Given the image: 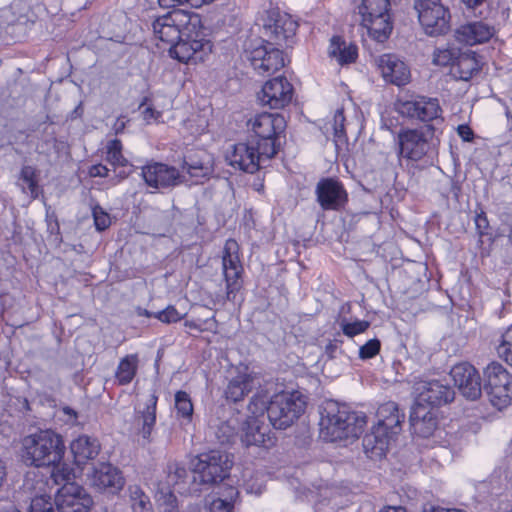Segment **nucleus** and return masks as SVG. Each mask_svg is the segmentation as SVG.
<instances>
[{
  "instance_id": "nucleus-1",
  "label": "nucleus",
  "mask_w": 512,
  "mask_h": 512,
  "mask_svg": "<svg viewBox=\"0 0 512 512\" xmlns=\"http://www.w3.org/2000/svg\"><path fill=\"white\" fill-rule=\"evenodd\" d=\"M152 29L157 39L171 45L170 55L180 62H203L212 52V43L205 38L197 13L172 10L157 17Z\"/></svg>"
},
{
  "instance_id": "nucleus-2",
  "label": "nucleus",
  "mask_w": 512,
  "mask_h": 512,
  "mask_svg": "<svg viewBox=\"0 0 512 512\" xmlns=\"http://www.w3.org/2000/svg\"><path fill=\"white\" fill-rule=\"evenodd\" d=\"M65 453L62 437L56 432L46 429L25 436L22 440V460L28 466L53 467L52 477L59 480H71L72 470L68 467L59 468Z\"/></svg>"
},
{
  "instance_id": "nucleus-3",
  "label": "nucleus",
  "mask_w": 512,
  "mask_h": 512,
  "mask_svg": "<svg viewBox=\"0 0 512 512\" xmlns=\"http://www.w3.org/2000/svg\"><path fill=\"white\" fill-rule=\"evenodd\" d=\"M367 424L363 412L353 411L344 404L326 401L320 410V436L330 442L357 439Z\"/></svg>"
},
{
  "instance_id": "nucleus-4",
  "label": "nucleus",
  "mask_w": 512,
  "mask_h": 512,
  "mask_svg": "<svg viewBox=\"0 0 512 512\" xmlns=\"http://www.w3.org/2000/svg\"><path fill=\"white\" fill-rule=\"evenodd\" d=\"M377 422L363 437V450L370 459H381L386 455L389 444L402 431L405 414L397 403L389 401L382 404L376 413Z\"/></svg>"
},
{
  "instance_id": "nucleus-5",
  "label": "nucleus",
  "mask_w": 512,
  "mask_h": 512,
  "mask_svg": "<svg viewBox=\"0 0 512 512\" xmlns=\"http://www.w3.org/2000/svg\"><path fill=\"white\" fill-rule=\"evenodd\" d=\"M252 133L250 140L256 142L265 156H275L280 148V136L286 129L284 116L278 113H260L247 121Z\"/></svg>"
},
{
  "instance_id": "nucleus-6",
  "label": "nucleus",
  "mask_w": 512,
  "mask_h": 512,
  "mask_svg": "<svg viewBox=\"0 0 512 512\" xmlns=\"http://www.w3.org/2000/svg\"><path fill=\"white\" fill-rule=\"evenodd\" d=\"M435 125L425 124L418 128H402L397 135L398 156L410 162H419L432 151Z\"/></svg>"
},
{
  "instance_id": "nucleus-7",
  "label": "nucleus",
  "mask_w": 512,
  "mask_h": 512,
  "mask_svg": "<svg viewBox=\"0 0 512 512\" xmlns=\"http://www.w3.org/2000/svg\"><path fill=\"white\" fill-rule=\"evenodd\" d=\"M232 460L228 453L211 450L196 456L191 462L194 481L213 485L222 482L229 476Z\"/></svg>"
},
{
  "instance_id": "nucleus-8",
  "label": "nucleus",
  "mask_w": 512,
  "mask_h": 512,
  "mask_svg": "<svg viewBox=\"0 0 512 512\" xmlns=\"http://www.w3.org/2000/svg\"><path fill=\"white\" fill-rule=\"evenodd\" d=\"M389 10V0H362L358 7L361 25L378 42L386 40L392 32L393 25Z\"/></svg>"
},
{
  "instance_id": "nucleus-9",
  "label": "nucleus",
  "mask_w": 512,
  "mask_h": 512,
  "mask_svg": "<svg viewBox=\"0 0 512 512\" xmlns=\"http://www.w3.org/2000/svg\"><path fill=\"white\" fill-rule=\"evenodd\" d=\"M482 389L498 410L506 408L512 401L511 376L499 362L493 361L484 368Z\"/></svg>"
},
{
  "instance_id": "nucleus-10",
  "label": "nucleus",
  "mask_w": 512,
  "mask_h": 512,
  "mask_svg": "<svg viewBox=\"0 0 512 512\" xmlns=\"http://www.w3.org/2000/svg\"><path fill=\"white\" fill-rule=\"evenodd\" d=\"M305 405V401L297 393L276 394L268 405V419L274 428L286 429L301 416Z\"/></svg>"
},
{
  "instance_id": "nucleus-11",
  "label": "nucleus",
  "mask_w": 512,
  "mask_h": 512,
  "mask_svg": "<svg viewBox=\"0 0 512 512\" xmlns=\"http://www.w3.org/2000/svg\"><path fill=\"white\" fill-rule=\"evenodd\" d=\"M414 8L427 35L440 36L450 30V12L441 0H414Z\"/></svg>"
},
{
  "instance_id": "nucleus-12",
  "label": "nucleus",
  "mask_w": 512,
  "mask_h": 512,
  "mask_svg": "<svg viewBox=\"0 0 512 512\" xmlns=\"http://www.w3.org/2000/svg\"><path fill=\"white\" fill-rule=\"evenodd\" d=\"M396 109L403 117L426 124L443 121L442 108L438 98L415 95L408 100H399Z\"/></svg>"
},
{
  "instance_id": "nucleus-13",
  "label": "nucleus",
  "mask_w": 512,
  "mask_h": 512,
  "mask_svg": "<svg viewBox=\"0 0 512 512\" xmlns=\"http://www.w3.org/2000/svg\"><path fill=\"white\" fill-rule=\"evenodd\" d=\"M298 24L290 15L277 10L268 12L263 25V34L267 38L265 42L271 46L289 47L293 39Z\"/></svg>"
},
{
  "instance_id": "nucleus-14",
  "label": "nucleus",
  "mask_w": 512,
  "mask_h": 512,
  "mask_svg": "<svg viewBox=\"0 0 512 512\" xmlns=\"http://www.w3.org/2000/svg\"><path fill=\"white\" fill-rule=\"evenodd\" d=\"M262 149L256 142L249 139L248 142H240L232 146V151L227 154L226 158L229 164L241 171L247 173L257 172L266 161L274 156H265Z\"/></svg>"
},
{
  "instance_id": "nucleus-15",
  "label": "nucleus",
  "mask_w": 512,
  "mask_h": 512,
  "mask_svg": "<svg viewBox=\"0 0 512 512\" xmlns=\"http://www.w3.org/2000/svg\"><path fill=\"white\" fill-rule=\"evenodd\" d=\"M222 269L226 282V298L233 301L241 288L239 279L243 272L239 258V246L234 239H228L225 242L222 253Z\"/></svg>"
},
{
  "instance_id": "nucleus-16",
  "label": "nucleus",
  "mask_w": 512,
  "mask_h": 512,
  "mask_svg": "<svg viewBox=\"0 0 512 512\" xmlns=\"http://www.w3.org/2000/svg\"><path fill=\"white\" fill-rule=\"evenodd\" d=\"M60 479L57 484H60ZM63 486L55 495L58 512H88L93 504L92 498L84 488L70 480H63Z\"/></svg>"
},
{
  "instance_id": "nucleus-17",
  "label": "nucleus",
  "mask_w": 512,
  "mask_h": 512,
  "mask_svg": "<svg viewBox=\"0 0 512 512\" xmlns=\"http://www.w3.org/2000/svg\"><path fill=\"white\" fill-rule=\"evenodd\" d=\"M145 184L156 190L176 187L184 182V176L174 166L162 162H150L141 168Z\"/></svg>"
},
{
  "instance_id": "nucleus-18",
  "label": "nucleus",
  "mask_w": 512,
  "mask_h": 512,
  "mask_svg": "<svg viewBox=\"0 0 512 512\" xmlns=\"http://www.w3.org/2000/svg\"><path fill=\"white\" fill-rule=\"evenodd\" d=\"M294 88L283 76H277L265 82L257 98L261 105L271 109L286 107L293 98Z\"/></svg>"
},
{
  "instance_id": "nucleus-19",
  "label": "nucleus",
  "mask_w": 512,
  "mask_h": 512,
  "mask_svg": "<svg viewBox=\"0 0 512 512\" xmlns=\"http://www.w3.org/2000/svg\"><path fill=\"white\" fill-rule=\"evenodd\" d=\"M454 385L469 400H476L482 393V380L477 369L467 363L455 365L450 372Z\"/></svg>"
},
{
  "instance_id": "nucleus-20",
  "label": "nucleus",
  "mask_w": 512,
  "mask_h": 512,
  "mask_svg": "<svg viewBox=\"0 0 512 512\" xmlns=\"http://www.w3.org/2000/svg\"><path fill=\"white\" fill-rule=\"evenodd\" d=\"M157 402L158 396L153 392L148 395L144 403H138L135 406L133 425L145 444L153 441L152 432L156 425Z\"/></svg>"
},
{
  "instance_id": "nucleus-21",
  "label": "nucleus",
  "mask_w": 512,
  "mask_h": 512,
  "mask_svg": "<svg viewBox=\"0 0 512 512\" xmlns=\"http://www.w3.org/2000/svg\"><path fill=\"white\" fill-rule=\"evenodd\" d=\"M418 390L414 405L427 406L432 409L452 402L455 397L454 390L448 384L438 380L424 382L418 387Z\"/></svg>"
},
{
  "instance_id": "nucleus-22",
  "label": "nucleus",
  "mask_w": 512,
  "mask_h": 512,
  "mask_svg": "<svg viewBox=\"0 0 512 512\" xmlns=\"http://www.w3.org/2000/svg\"><path fill=\"white\" fill-rule=\"evenodd\" d=\"M317 201L324 210H340L348 201L342 183L334 178L321 179L316 186Z\"/></svg>"
},
{
  "instance_id": "nucleus-23",
  "label": "nucleus",
  "mask_w": 512,
  "mask_h": 512,
  "mask_svg": "<svg viewBox=\"0 0 512 512\" xmlns=\"http://www.w3.org/2000/svg\"><path fill=\"white\" fill-rule=\"evenodd\" d=\"M281 47L269 44L255 47L250 52V61L254 70L259 74H271L284 66Z\"/></svg>"
},
{
  "instance_id": "nucleus-24",
  "label": "nucleus",
  "mask_w": 512,
  "mask_h": 512,
  "mask_svg": "<svg viewBox=\"0 0 512 512\" xmlns=\"http://www.w3.org/2000/svg\"><path fill=\"white\" fill-rule=\"evenodd\" d=\"M376 64L386 82L404 86L410 81V70L397 55L383 54L377 58Z\"/></svg>"
},
{
  "instance_id": "nucleus-25",
  "label": "nucleus",
  "mask_w": 512,
  "mask_h": 512,
  "mask_svg": "<svg viewBox=\"0 0 512 512\" xmlns=\"http://www.w3.org/2000/svg\"><path fill=\"white\" fill-rule=\"evenodd\" d=\"M240 440L246 447H269L273 445V438L268 426L261 423L259 419H247L244 422L241 428Z\"/></svg>"
},
{
  "instance_id": "nucleus-26",
  "label": "nucleus",
  "mask_w": 512,
  "mask_h": 512,
  "mask_svg": "<svg viewBox=\"0 0 512 512\" xmlns=\"http://www.w3.org/2000/svg\"><path fill=\"white\" fill-rule=\"evenodd\" d=\"M409 420L415 434L428 438L433 435L437 428L436 409L414 405Z\"/></svg>"
},
{
  "instance_id": "nucleus-27",
  "label": "nucleus",
  "mask_w": 512,
  "mask_h": 512,
  "mask_svg": "<svg viewBox=\"0 0 512 512\" xmlns=\"http://www.w3.org/2000/svg\"><path fill=\"white\" fill-rule=\"evenodd\" d=\"M91 484L100 491L116 492L124 485V480L117 468L109 463H101L93 468Z\"/></svg>"
},
{
  "instance_id": "nucleus-28",
  "label": "nucleus",
  "mask_w": 512,
  "mask_h": 512,
  "mask_svg": "<svg viewBox=\"0 0 512 512\" xmlns=\"http://www.w3.org/2000/svg\"><path fill=\"white\" fill-rule=\"evenodd\" d=\"M494 34V28L482 21H475L460 26L456 38L466 45H476L488 41Z\"/></svg>"
},
{
  "instance_id": "nucleus-29",
  "label": "nucleus",
  "mask_w": 512,
  "mask_h": 512,
  "mask_svg": "<svg viewBox=\"0 0 512 512\" xmlns=\"http://www.w3.org/2000/svg\"><path fill=\"white\" fill-rule=\"evenodd\" d=\"M71 452L77 465L86 464L100 452V443L96 438L80 435L70 444Z\"/></svg>"
},
{
  "instance_id": "nucleus-30",
  "label": "nucleus",
  "mask_w": 512,
  "mask_h": 512,
  "mask_svg": "<svg viewBox=\"0 0 512 512\" xmlns=\"http://www.w3.org/2000/svg\"><path fill=\"white\" fill-rule=\"evenodd\" d=\"M182 169L194 179L195 183L202 182L213 173L211 161L208 156L200 159H193L192 157L185 158Z\"/></svg>"
},
{
  "instance_id": "nucleus-31",
  "label": "nucleus",
  "mask_w": 512,
  "mask_h": 512,
  "mask_svg": "<svg viewBox=\"0 0 512 512\" xmlns=\"http://www.w3.org/2000/svg\"><path fill=\"white\" fill-rule=\"evenodd\" d=\"M254 379L248 374H239L232 378L225 390V395L228 400L238 402L244 398L246 394L251 392L253 388Z\"/></svg>"
},
{
  "instance_id": "nucleus-32",
  "label": "nucleus",
  "mask_w": 512,
  "mask_h": 512,
  "mask_svg": "<svg viewBox=\"0 0 512 512\" xmlns=\"http://www.w3.org/2000/svg\"><path fill=\"white\" fill-rule=\"evenodd\" d=\"M17 185L23 193L28 194L32 199H36L41 192L37 169L30 165H24L21 168Z\"/></svg>"
},
{
  "instance_id": "nucleus-33",
  "label": "nucleus",
  "mask_w": 512,
  "mask_h": 512,
  "mask_svg": "<svg viewBox=\"0 0 512 512\" xmlns=\"http://www.w3.org/2000/svg\"><path fill=\"white\" fill-rule=\"evenodd\" d=\"M138 355L129 354L122 358L115 372V379L119 385H127L134 379L138 370Z\"/></svg>"
},
{
  "instance_id": "nucleus-34",
  "label": "nucleus",
  "mask_w": 512,
  "mask_h": 512,
  "mask_svg": "<svg viewBox=\"0 0 512 512\" xmlns=\"http://www.w3.org/2000/svg\"><path fill=\"white\" fill-rule=\"evenodd\" d=\"M478 70V62L475 57L464 54L452 64L451 74L457 79L468 81Z\"/></svg>"
},
{
  "instance_id": "nucleus-35",
  "label": "nucleus",
  "mask_w": 512,
  "mask_h": 512,
  "mask_svg": "<svg viewBox=\"0 0 512 512\" xmlns=\"http://www.w3.org/2000/svg\"><path fill=\"white\" fill-rule=\"evenodd\" d=\"M238 490L233 486L225 487L221 497L211 501V512H230L233 509L234 502L238 496Z\"/></svg>"
},
{
  "instance_id": "nucleus-36",
  "label": "nucleus",
  "mask_w": 512,
  "mask_h": 512,
  "mask_svg": "<svg viewBox=\"0 0 512 512\" xmlns=\"http://www.w3.org/2000/svg\"><path fill=\"white\" fill-rule=\"evenodd\" d=\"M175 409L178 418H182L188 423L191 422L194 409L190 395L187 392L177 391L175 393Z\"/></svg>"
},
{
  "instance_id": "nucleus-37",
  "label": "nucleus",
  "mask_w": 512,
  "mask_h": 512,
  "mask_svg": "<svg viewBox=\"0 0 512 512\" xmlns=\"http://www.w3.org/2000/svg\"><path fill=\"white\" fill-rule=\"evenodd\" d=\"M269 402L270 400L265 393L255 394L247 407L248 412L251 414L248 416V419H259V417H263L265 413L268 414Z\"/></svg>"
},
{
  "instance_id": "nucleus-38",
  "label": "nucleus",
  "mask_w": 512,
  "mask_h": 512,
  "mask_svg": "<svg viewBox=\"0 0 512 512\" xmlns=\"http://www.w3.org/2000/svg\"><path fill=\"white\" fill-rule=\"evenodd\" d=\"M496 351L502 360L512 366V324L501 334Z\"/></svg>"
},
{
  "instance_id": "nucleus-39",
  "label": "nucleus",
  "mask_w": 512,
  "mask_h": 512,
  "mask_svg": "<svg viewBox=\"0 0 512 512\" xmlns=\"http://www.w3.org/2000/svg\"><path fill=\"white\" fill-rule=\"evenodd\" d=\"M129 492L133 512H151L150 499L139 486H131Z\"/></svg>"
},
{
  "instance_id": "nucleus-40",
  "label": "nucleus",
  "mask_w": 512,
  "mask_h": 512,
  "mask_svg": "<svg viewBox=\"0 0 512 512\" xmlns=\"http://www.w3.org/2000/svg\"><path fill=\"white\" fill-rule=\"evenodd\" d=\"M106 151V160L113 166L124 167L127 165V159L122 154V143L118 139L108 142Z\"/></svg>"
},
{
  "instance_id": "nucleus-41",
  "label": "nucleus",
  "mask_w": 512,
  "mask_h": 512,
  "mask_svg": "<svg viewBox=\"0 0 512 512\" xmlns=\"http://www.w3.org/2000/svg\"><path fill=\"white\" fill-rule=\"evenodd\" d=\"M345 121H346V119L344 116L343 109H337L334 114L333 121L331 123L333 135H334V141L337 146L339 144L347 143V140H348L347 135H346V130H345Z\"/></svg>"
},
{
  "instance_id": "nucleus-42",
  "label": "nucleus",
  "mask_w": 512,
  "mask_h": 512,
  "mask_svg": "<svg viewBox=\"0 0 512 512\" xmlns=\"http://www.w3.org/2000/svg\"><path fill=\"white\" fill-rule=\"evenodd\" d=\"M339 39H337L338 41ZM330 54L337 58L340 64H349L355 61L357 57V48L355 46L344 47L341 49L340 45L336 46V38L332 39Z\"/></svg>"
},
{
  "instance_id": "nucleus-43",
  "label": "nucleus",
  "mask_w": 512,
  "mask_h": 512,
  "mask_svg": "<svg viewBox=\"0 0 512 512\" xmlns=\"http://www.w3.org/2000/svg\"><path fill=\"white\" fill-rule=\"evenodd\" d=\"M30 512H58L55 501L48 495H38L32 498Z\"/></svg>"
},
{
  "instance_id": "nucleus-44",
  "label": "nucleus",
  "mask_w": 512,
  "mask_h": 512,
  "mask_svg": "<svg viewBox=\"0 0 512 512\" xmlns=\"http://www.w3.org/2000/svg\"><path fill=\"white\" fill-rule=\"evenodd\" d=\"M340 325L343 334L350 338L365 332L370 327V323L365 320H356L354 322H346L343 320Z\"/></svg>"
},
{
  "instance_id": "nucleus-45",
  "label": "nucleus",
  "mask_w": 512,
  "mask_h": 512,
  "mask_svg": "<svg viewBox=\"0 0 512 512\" xmlns=\"http://www.w3.org/2000/svg\"><path fill=\"white\" fill-rule=\"evenodd\" d=\"M455 61V54L450 49L436 48L433 52L432 62L437 66H452Z\"/></svg>"
},
{
  "instance_id": "nucleus-46",
  "label": "nucleus",
  "mask_w": 512,
  "mask_h": 512,
  "mask_svg": "<svg viewBox=\"0 0 512 512\" xmlns=\"http://www.w3.org/2000/svg\"><path fill=\"white\" fill-rule=\"evenodd\" d=\"M184 317L174 306L169 305L164 310L158 311L154 314V318L162 323L171 324L180 321Z\"/></svg>"
},
{
  "instance_id": "nucleus-47",
  "label": "nucleus",
  "mask_w": 512,
  "mask_h": 512,
  "mask_svg": "<svg viewBox=\"0 0 512 512\" xmlns=\"http://www.w3.org/2000/svg\"><path fill=\"white\" fill-rule=\"evenodd\" d=\"M381 348V342L377 338L368 340L359 348V358L361 360H368L375 357Z\"/></svg>"
},
{
  "instance_id": "nucleus-48",
  "label": "nucleus",
  "mask_w": 512,
  "mask_h": 512,
  "mask_svg": "<svg viewBox=\"0 0 512 512\" xmlns=\"http://www.w3.org/2000/svg\"><path fill=\"white\" fill-rule=\"evenodd\" d=\"M236 436V429L234 425L230 422H222L216 431V437L221 444L230 443L233 441Z\"/></svg>"
},
{
  "instance_id": "nucleus-49",
  "label": "nucleus",
  "mask_w": 512,
  "mask_h": 512,
  "mask_svg": "<svg viewBox=\"0 0 512 512\" xmlns=\"http://www.w3.org/2000/svg\"><path fill=\"white\" fill-rule=\"evenodd\" d=\"M92 215L94 219L95 227L98 231H104L111 224L110 216L103 210L102 207L96 205L92 209Z\"/></svg>"
},
{
  "instance_id": "nucleus-50",
  "label": "nucleus",
  "mask_w": 512,
  "mask_h": 512,
  "mask_svg": "<svg viewBox=\"0 0 512 512\" xmlns=\"http://www.w3.org/2000/svg\"><path fill=\"white\" fill-rule=\"evenodd\" d=\"M474 221L477 233L479 234L480 237L487 236L490 234L489 220L487 218L486 213L483 210L476 214Z\"/></svg>"
},
{
  "instance_id": "nucleus-51",
  "label": "nucleus",
  "mask_w": 512,
  "mask_h": 512,
  "mask_svg": "<svg viewBox=\"0 0 512 512\" xmlns=\"http://www.w3.org/2000/svg\"><path fill=\"white\" fill-rule=\"evenodd\" d=\"M159 5L163 8H171L178 5L188 4L191 7H200L205 0H158Z\"/></svg>"
},
{
  "instance_id": "nucleus-52",
  "label": "nucleus",
  "mask_w": 512,
  "mask_h": 512,
  "mask_svg": "<svg viewBox=\"0 0 512 512\" xmlns=\"http://www.w3.org/2000/svg\"><path fill=\"white\" fill-rule=\"evenodd\" d=\"M143 120L150 124L152 121H157L161 117V113L152 107H146L142 111Z\"/></svg>"
},
{
  "instance_id": "nucleus-53",
  "label": "nucleus",
  "mask_w": 512,
  "mask_h": 512,
  "mask_svg": "<svg viewBox=\"0 0 512 512\" xmlns=\"http://www.w3.org/2000/svg\"><path fill=\"white\" fill-rule=\"evenodd\" d=\"M423 512H467L465 509L458 508H444L435 506L433 504H425L423 506Z\"/></svg>"
},
{
  "instance_id": "nucleus-54",
  "label": "nucleus",
  "mask_w": 512,
  "mask_h": 512,
  "mask_svg": "<svg viewBox=\"0 0 512 512\" xmlns=\"http://www.w3.org/2000/svg\"><path fill=\"white\" fill-rule=\"evenodd\" d=\"M458 135L466 142H470L474 138V133L468 125H459L457 128Z\"/></svg>"
},
{
  "instance_id": "nucleus-55",
  "label": "nucleus",
  "mask_w": 512,
  "mask_h": 512,
  "mask_svg": "<svg viewBox=\"0 0 512 512\" xmlns=\"http://www.w3.org/2000/svg\"><path fill=\"white\" fill-rule=\"evenodd\" d=\"M89 173L92 177H108L109 169L105 165L97 164L90 168Z\"/></svg>"
},
{
  "instance_id": "nucleus-56",
  "label": "nucleus",
  "mask_w": 512,
  "mask_h": 512,
  "mask_svg": "<svg viewBox=\"0 0 512 512\" xmlns=\"http://www.w3.org/2000/svg\"><path fill=\"white\" fill-rule=\"evenodd\" d=\"M339 349V343L337 340H334V341H330L326 347H325V355L329 358V359H333L336 357V353Z\"/></svg>"
},
{
  "instance_id": "nucleus-57",
  "label": "nucleus",
  "mask_w": 512,
  "mask_h": 512,
  "mask_svg": "<svg viewBox=\"0 0 512 512\" xmlns=\"http://www.w3.org/2000/svg\"><path fill=\"white\" fill-rule=\"evenodd\" d=\"M0 512H20V511L16 509V507L14 506L13 503L6 501L4 503H0Z\"/></svg>"
},
{
  "instance_id": "nucleus-58",
  "label": "nucleus",
  "mask_w": 512,
  "mask_h": 512,
  "mask_svg": "<svg viewBox=\"0 0 512 512\" xmlns=\"http://www.w3.org/2000/svg\"><path fill=\"white\" fill-rule=\"evenodd\" d=\"M379 512H407V509L403 506H386Z\"/></svg>"
},
{
  "instance_id": "nucleus-59",
  "label": "nucleus",
  "mask_w": 512,
  "mask_h": 512,
  "mask_svg": "<svg viewBox=\"0 0 512 512\" xmlns=\"http://www.w3.org/2000/svg\"><path fill=\"white\" fill-rule=\"evenodd\" d=\"M125 128V121L121 118H118L113 126V129L115 130L116 134L122 132Z\"/></svg>"
},
{
  "instance_id": "nucleus-60",
  "label": "nucleus",
  "mask_w": 512,
  "mask_h": 512,
  "mask_svg": "<svg viewBox=\"0 0 512 512\" xmlns=\"http://www.w3.org/2000/svg\"><path fill=\"white\" fill-rule=\"evenodd\" d=\"M136 313L138 316H145V317H154V314L155 313H152L150 311H148L147 309H144V308H141V307H137L136 308Z\"/></svg>"
},
{
  "instance_id": "nucleus-61",
  "label": "nucleus",
  "mask_w": 512,
  "mask_h": 512,
  "mask_svg": "<svg viewBox=\"0 0 512 512\" xmlns=\"http://www.w3.org/2000/svg\"><path fill=\"white\" fill-rule=\"evenodd\" d=\"M462 1L469 8L477 7L484 2V0H462Z\"/></svg>"
},
{
  "instance_id": "nucleus-62",
  "label": "nucleus",
  "mask_w": 512,
  "mask_h": 512,
  "mask_svg": "<svg viewBox=\"0 0 512 512\" xmlns=\"http://www.w3.org/2000/svg\"><path fill=\"white\" fill-rule=\"evenodd\" d=\"M48 231L51 233L58 232L59 231V224L57 219L54 220V222H49L47 224Z\"/></svg>"
},
{
  "instance_id": "nucleus-63",
  "label": "nucleus",
  "mask_w": 512,
  "mask_h": 512,
  "mask_svg": "<svg viewBox=\"0 0 512 512\" xmlns=\"http://www.w3.org/2000/svg\"><path fill=\"white\" fill-rule=\"evenodd\" d=\"M175 475L178 477V478H182L186 475V469L184 467H179V466H176V469H175Z\"/></svg>"
},
{
  "instance_id": "nucleus-64",
  "label": "nucleus",
  "mask_w": 512,
  "mask_h": 512,
  "mask_svg": "<svg viewBox=\"0 0 512 512\" xmlns=\"http://www.w3.org/2000/svg\"><path fill=\"white\" fill-rule=\"evenodd\" d=\"M63 412L74 419L77 417V413L75 412V410L68 406L63 408Z\"/></svg>"
}]
</instances>
